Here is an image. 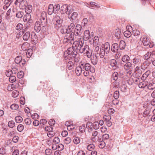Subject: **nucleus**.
<instances>
[{
	"mask_svg": "<svg viewBox=\"0 0 155 155\" xmlns=\"http://www.w3.org/2000/svg\"><path fill=\"white\" fill-rule=\"evenodd\" d=\"M68 6L67 5H62L61 8L60 12L55 17L54 19L56 21L55 25L58 28H60L62 26L63 23V19L65 17V13L68 12Z\"/></svg>",
	"mask_w": 155,
	"mask_h": 155,
	"instance_id": "obj_1",
	"label": "nucleus"
},
{
	"mask_svg": "<svg viewBox=\"0 0 155 155\" xmlns=\"http://www.w3.org/2000/svg\"><path fill=\"white\" fill-rule=\"evenodd\" d=\"M83 41H75L73 43V45L77 48L78 50H79L80 53H84L89 48L88 45H84Z\"/></svg>",
	"mask_w": 155,
	"mask_h": 155,
	"instance_id": "obj_2",
	"label": "nucleus"
},
{
	"mask_svg": "<svg viewBox=\"0 0 155 155\" xmlns=\"http://www.w3.org/2000/svg\"><path fill=\"white\" fill-rule=\"evenodd\" d=\"M110 50V45L108 43H106L104 45V47L101 48L100 58H103L105 53L108 54Z\"/></svg>",
	"mask_w": 155,
	"mask_h": 155,
	"instance_id": "obj_3",
	"label": "nucleus"
},
{
	"mask_svg": "<svg viewBox=\"0 0 155 155\" xmlns=\"http://www.w3.org/2000/svg\"><path fill=\"white\" fill-rule=\"evenodd\" d=\"M81 64L83 69V71L88 70L90 71L91 73H94L95 72V68L92 67L91 64L88 63H81Z\"/></svg>",
	"mask_w": 155,
	"mask_h": 155,
	"instance_id": "obj_4",
	"label": "nucleus"
},
{
	"mask_svg": "<svg viewBox=\"0 0 155 155\" xmlns=\"http://www.w3.org/2000/svg\"><path fill=\"white\" fill-rule=\"evenodd\" d=\"M89 31L86 30L84 32L83 39L84 41H87L89 39H92L93 37V33L92 32L91 34Z\"/></svg>",
	"mask_w": 155,
	"mask_h": 155,
	"instance_id": "obj_5",
	"label": "nucleus"
},
{
	"mask_svg": "<svg viewBox=\"0 0 155 155\" xmlns=\"http://www.w3.org/2000/svg\"><path fill=\"white\" fill-rule=\"evenodd\" d=\"M73 12V9L70 10L68 14V18L73 21L75 20L78 16L77 13Z\"/></svg>",
	"mask_w": 155,
	"mask_h": 155,
	"instance_id": "obj_6",
	"label": "nucleus"
},
{
	"mask_svg": "<svg viewBox=\"0 0 155 155\" xmlns=\"http://www.w3.org/2000/svg\"><path fill=\"white\" fill-rule=\"evenodd\" d=\"M82 27L80 25H77L74 30V34L75 36H80L82 35V33L81 31Z\"/></svg>",
	"mask_w": 155,
	"mask_h": 155,
	"instance_id": "obj_7",
	"label": "nucleus"
},
{
	"mask_svg": "<svg viewBox=\"0 0 155 155\" xmlns=\"http://www.w3.org/2000/svg\"><path fill=\"white\" fill-rule=\"evenodd\" d=\"M152 113L150 107V106H147L146 107L143 115L144 117H149L151 116Z\"/></svg>",
	"mask_w": 155,
	"mask_h": 155,
	"instance_id": "obj_8",
	"label": "nucleus"
},
{
	"mask_svg": "<svg viewBox=\"0 0 155 155\" xmlns=\"http://www.w3.org/2000/svg\"><path fill=\"white\" fill-rule=\"evenodd\" d=\"M148 84V82L147 81H143L140 83L138 86L140 88L146 89L147 88Z\"/></svg>",
	"mask_w": 155,
	"mask_h": 155,
	"instance_id": "obj_9",
	"label": "nucleus"
},
{
	"mask_svg": "<svg viewBox=\"0 0 155 155\" xmlns=\"http://www.w3.org/2000/svg\"><path fill=\"white\" fill-rule=\"evenodd\" d=\"M75 28V25L74 23H72L68 25V28L66 29L65 32L69 33L72 32Z\"/></svg>",
	"mask_w": 155,
	"mask_h": 155,
	"instance_id": "obj_10",
	"label": "nucleus"
},
{
	"mask_svg": "<svg viewBox=\"0 0 155 155\" xmlns=\"http://www.w3.org/2000/svg\"><path fill=\"white\" fill-rule=\"evenodd\" d=\"M31 42L33 44H36L38 42V37L35 33H32L31 36Z\"/></svg>",
	"mask_w": 155,
	"mask_h": 155,
	"instance_id": "obj_11",
	"label": "nucleus"
},
{
	"mask_svg": "<svg viewBox=\"0 0 155 155\" xmlns=\"http://www.w3.org/2000/svg\"><path fill=\"white\" fill-rule=\"evenodd\" d=\"M28 5L27 1L24 0H20V9L24 10Z\"/></svg>",
	"mask_w": 155,
	"mask_h": 155,
	"instance_id": "obj_12",
	"label": "nucleus"
},
{
	"mask_svg": "<svg viewBox=\"0 0 155 155\" xmlns=\"http://www.w3.org/2000/svg\"><path fill=\"white\" fill-rule=\"evenodd\" d=\"M118 45L116 43L113 44L111 48V51L114 53L117 52L118 51Z\"/></svg>",
	"mask_w": 155,
	"mask_h": 155,
	"instance_id": "obj_13",
	"label": "nucleus"
},
{
	"mask_svg": "<svg viewBox=\"0 0 155 155\" xmlns=\"http://www.w3.org/2000/svg\"><path fill=\"white\" fill-rule=\"evenodd\" d=\"M33 53V50L31 49H28L27 51L24 52L22 53V51L20 52V54H25L27 58H30L32 55Z\"/></svg>",
	"mask_w": 155,
	"mask_h": 155,
	"instance_id": "obj_14",
	"label": "nucleus"
},
{
	"mask_svg": "<svg viewBox=\"0 0 155 155\" xmlns=\"http://www.w3.org/2000/svg\"><path fill=\"white\" fill-rule=\"evenodd\" d=\"M99 56L93 54L92 57H91V63L94 64L95 65L97 62V57Z\"/></svg>",
	"mask_w": 155,
	"mask_h": 155,
	"instance_id": "obj_15",
	"label": "nucleus"
},
{
	"mask_svg": "<svg viewBox=\"0 0 155 155\" xmlns=\"http://www.w3.org/2000/svg\"><path fill=\"white\" fill-rule=\"evenodd\" d=\"M149 65V63L148 61H146L141 63L140 68L142 70H145L147 68Z\"/></svg>",
	"mask_w": 155,
	"mask_h": 155,
	"instance_id": "obj_16",
	"label": "nucleus"
},
{
	"mask_svg": "<svg viewBox=\"0 0 155 155\" xmlns=\"http://www.w3.org/2000/svg\"><path fill=\"white\" fill-rule=\"evenodd\" d=\"M83 71L82 68L81 64L80 66L76 67V73L78 76H80Z\"/></svg>",
	"mask_w": 155,
	"mask_h": 155,
	"instance_id": "obj_17",
	"label": "nucleus"
},
{
	"mask_svg": "<svg viewBox=\"0 0 155 155\" xmlns=\"http://www.w3.org/2000/svg\"><path fill=\"white\" fill-rule=\"evenodd\" d=\"M133 63L135 64H139L141 63V58L140 56L135 57L132 60Z\"/></svg>",
	"mask_w": 155,
	"mask_h": 155,
	"instance_id": "obj_18",
	"label": "nucleus"
},
{
	"mask_svg": "<svg viewBox=\"0 0 155 155\" xmlns=\"http://www.w3.org/2000/svg\"><path fill=\"white\" fill-rule=\"evenodd\" d=\"M53 13H54V11L53 4H50L48 7V13L49 15H51Z\"/></svg>",
	"mask_w": 155,
	"mask_h": 155,
	"instance_id": "obj_19",
	"label": "nucleus"
},
{
	"mask_svg": "<svg viewBox=\"0 0 155 155\" xmlns=\"http://www.w3.org/2000/svg\"><path fill=\"white\" fill-rule=\"evenodd\" d=\"M142 42L144 46H147L149 45L150 41L149 39L146 37L143 38Z\"/></svg>",
	"mask_w": 155,
	"mask_h": 155,
	"instance_id": "obj_20",
	"label": "nucleus"
},
{
	"mask_svg": "<svg viewBox=\"0 0 155 155\" xmlns=\"http://www.w3.org/2000/svg\"><path fill=\"white\" fill-rule=\"evenodd\" d=\"M110 65L113 69H115L117 67V62L115 59H112L110 61Z\"/></svg>",
	"mask_w": 155,
	"mask_h": 155,
	"instance_id": "obj_21",
	"label": "nucleus"
},
{
	"mask_svg": "<svg viewBox=\"0 0 155 155\" xmlns=\"http://www.w3.org/2000/svg\"><path fill=\"white\" fill-rule=\"evenodd\" d=\"M71 52V54L70 55L69 57L71 58H75L77 55V53L74 47V48L73 49V50H72V51Z\"/></svg>",
	"mask_w": 155,
	"mask_h": 155,
	"instance_id": "obj_22",
	"label": "nucleus"
},
{
	"mask_svg": "<svg viewBox=\"0 0 155 155\" xmlns=\"http://www.w3.org/2000/svg\"><path fill=\"white\" fill-rule=\"evenodd\" d=\"M94 54L100 56V57L101 48L100 49L99 46H97L95 47L94 51Z\"/></svg>",
	"mask_w": 155,
	"mask_h": 155,
	"instance_id": "obj_23",
	"label": "nucleus"
},
{
	"mask_svg": "<svg viewBox=\"0 0 155 155\" xmlns=\"http://www.w3.org/2000/svg\"><path fill=\"white\" fill-rule=\"evenodd\" d=\"M126 63L124 65V68L126 70H129L131 69L132 67V64L129 61L126 62Z\"/></svg>",
	"mask_w": 155,
	"mask_h": 155,
	"instance_id": "obj_24",
	"label": "nucleus"
},
{
	"mask_svg": "<svg viewBox=\"0 0 155 155\" xmlns=\"http://www.w3.org/2000/svg\"><path fill=\"white\" fill-rule=\"evenodd\" d=\"M23 18V19L25 22H27L31 18V15L29 14L26 13Z\"/></svg>",
	"mask_w": 155,
	"mask_h": 155,
	"instance_id": "obj_25",
	"label": "nucleus"
},
{
	"mask_svg": "<svg viewBox=\"0 0 155 155\" xmlns=\"http://www.w3.org/2000/svg\"><path fill=\"white\" fill-rule=\"evenodd\" d=\"M25 9V13L30 14L32 11V7L31 5H27Z\"/></svg>",
	"mask_w": 155,
	"mask_h": 155,
	"instance_id": "obj_26",
	"label": "nucleus"
},
{
	"mask_svg": "<svg viewBox=\"0 0 155 155\" xmlns=\"http://www.w3.org/2000/svg\"><path fill=\"white\" fill-rule=\"evenodd\" d=\"M40 20L41 23L43 27L46 25L47 23V17L41 18Z\"/></svg>",
	"mask_w": 155,
	"mask_h": 155,
	"instance_id": "obj_27",
	"label": "nucleus"
},
{
	"mask_svg": "<svg viewBox=\"0 0 155 155\" xmlns=\"http://www.w3.org/2000/svg\"><path fill=\"white\" fill-rule=\"evenodd\" d=\"M30 33L29 31L26 32L23 36V38L25 41H27L29 38Z\"/></svg>",
	"mask_w": 155,
	"mask_h": 155,
	"instance_id": "obj_28",
	"label": "nucleus"
},
{
	"mask_svg": "<svg viewBox=\"0 0 155 155\" xmlns=\"http://www.w3.org/2000/svg\"><path fill=\"white\" fill-rule=\"evenodd\" d=\"M150 71L149 70L146 71L144 74H143L141 78V79L143 80H145L149 76V75L150 74Z\"/></svg>",
	"mask_w": 155,
	"mask_h": 155,
	"instance_id": "obj_29",
	"label": "nucleus"
},
{
	"mask_svg": "<svg viewBox=\"0 0 155 155\" xmlns=\"http://www.w3.org/2000/svg\"><path fill=\"white\" fill-rule=\"evenodd\" d=\"M118 46L120 49L123 50L126 47L125 42L123 40L121 41Z\"/></svg>",
	"mask_w": 155,
	"mask_h": 155,
	"instance_id": "obj_30",
	"label": "nucleus"
},
{
	"mask_svg": "<svg viewBox=\"0 0 155 155\" xmlns=\"http://www.w3.org/2000/svg\"><path fill=\"white\" fill-rule=\"evenodd\" d=\"M130 60V58L128 55L126 54L124 55L122 58V60L125 63L129 61Z\"/></svg>",
	"mask_w": 155,
	"mask_h": 155,
	"instance_id": "obj_31",
	"label": "nucleus"
},
{
	"mask_svg": "<svg viewBox=\"0 0 155 155\" xmlns=\"http://www.w3.org/2000/svg\"><path fill=\"white\" fill-rule=\"evenodd\" d=\"M84 54H86L88 58H90L92 56V51L89 48L88 50H87Z\"/></svg>",
	"mask_w": 155,
	"mask_h": 155,
	"instance_id": "obj_32",
	"label": "nucleus"
},
{
	"mask_svg": "<svg viewBox=\"0 0 155 155\" xmlns=\"http://www.w3.org/2000/svg\"><path fill=\"white\" fill-rule=\"evenodd\" d=\"M53 7L54 13H56L60 9V6L58 4H55L54 5H53Z\"/></svg>",
	"mask_w": 155,
	"mask_h": 155,
	"instance_id": "obj_33",
	"label": "nucleus"
},
{
	"mask_svg": "<svg viewBox=\"0 0 155 155\" xmlns=\"http://www.w3.org/2000/svg\"><path fill=\"white\" fill-rule=\"evenodd\" d=\"M28 43L26 42L24 43L21 46V48L23 51V53L24 52H25L26 50L28 48Z\"/></svg>",
	"mask_w": 155,
	"mask_h": 155,
	"instance_id": "obj_34",
	"label": "nucleus"
},
{
	"mask_svg": "<svg viewBox=\"0 0 155 155\" xmlns=\"http://www.w3.org/2000/svg\"><path fill=\"white\" fill-rule=\"evenodd\" d=\"M23 25L21 23H20V28H22V29H20V35L21 34L22 35H24L25 33L26 32H28L27 31V29L25 28L24 29H23Z\"/></svg>",
	"mask_w": 155,
	"mask_h": 155,
	"instance_id": "obj_35",
	"label": "nucleus"
},
{
	"mask_svg": "<svg viewBox=\"0 0 155 155\" xmlns=\"http://www.w3.org/2000/svg\"><path fill=\"white\" fill-rule=\"evenodd\" d=\"M151 52H147V54L144 55V59L145 60H147L148 59H151Z\"/></svg>",
	"mask_w": 155,
	"mask_h": 155,
	"instance_id": "obj_36",
	"label": "nucleus"
},
{
	"mask_svg": "<svg viewBox=\"0 0 155 155\" xmlns=\"http://www.w3.org/2000/svg\"><path fill=\"white\" fill-rule=\"evenodd\" d=\"M155 88V83H151L149 84H148L147 87V89L150 90H153Z\"/></svg>",
	"mask_w": 155,
	"mask_h": 155,
	"instance_id": "obj_37",
	"label": "nucleus"
},
{
	"mask_svg": "<svg viewBox=\"0 0 155 155\" xmlns=\"http://www.w3.org/2000/svg\"><path fill=\"white\" fill-rule=\"evenodd\" d=\"M121 31L120 30L118 29L116 30L115 32V35L117 38H119L121 37Z\"/></svg>",
	"mask_w": 155,
	"mask_h": 155,
	"instance_id": "obj_38",
	"label": "nucleus"
},
{
	"mask_svg": "<svg viewBox=\"0 0 155 155\" xmlns=\"http://www.w3.org/2000/svg\"><path fill=\"white\" fill-rule=\"evenodd\" d=\"M124 34L125 37L129 38L131 35V33L129 31L127 30L124 32Z\"/></svg>",
	"mask_w": 155,
	"mask_h": 155,
	"instance_id": "obj_39",
	"label": "nucleus"
},
{
	"mask_svg": "<svg viewBox=\"0 0 155 155\" xmlns=\"http://www.w3.org/2000/svg\"><path fill=\"white\" fill-rule=\"evenodd\" d=\"M95 146L93 144H91L88 145L87 147V149L89 151L93 150L94 149Z\"/></svg>",
	"mask_w": 155,
	"mask_h": 155,
	"instance_id": "obj_40",
	"label": "nucleus"
},
{
	"mask_svg": "<svg viewBox=\"0 0 155 155\" xmlns=\"http://www.w3.org/2000/svg\"><path fill=\"white\" fill-rule=\"evenodd\" d=\"M73 63L71 61H69L67 64V67L68 69L69 70L72 69L73 68Z\"/></svg>",
	"mask_w": 155,
	"mask_h": 155,
	"instance_id": "obj_41",
	"label": "nucleus"
},
{
	"mask_svg": "<svg viewBox=\"0 0 155 155\" xmlns=\"http://www.w3.org/2000/svg\"><path fill=\"white\" fill-rule=\"evenodd\" d=\"M99 39V37L97 36H95L94 37L93 40L94 45H98Z\"/></svg>",
	"mask_w": 155,
	"mask_h": 155,
	"instance_id": "obj_42",
	"label": "nucleus"
},
{
	"mask_svg": "<svg viewBox=\"0 0 155 155\" xmlns=\"http://www.w3.org/2000/svg\"><path fill=\"white\" fill-rule=\"evenodd\" d=\"M103 119L105 121L107 122L111 120V116L110 115H104L103 117Z\"/></svg>",
	"mask_w": 155,
	"mask_h": 155,
	"instance_id": "obj_43",
	"label": "nucleus"
},
{
	"mask_svg": "<svg viewBox=\"0 0 155 155\" xmlns=\"http://www.w3.org/2000/svg\"><path fill=\"white\" fill-rule=\"evenodd\" d=\"M19 106L17 104H12L10 107L13 110H15L18 109Z\"/></svg>",
	"mask_w": 155,
	"mask_h": 155,
	"instance_id": "obj_44",
	"label": "nucleus"
},
{
	"mask_svg": "<svg viewBox=\"0 0 155 155\" xmlns=\"http://www.w3.org/2000/svg\"><path fill=\"white\" fill-rule=\"evenodd\" d=\"M132 32L134 36H138L140 34V32L138 30H133Z\"/></svg>",
	"mask_w": 155,
	"mask_h": 155,
	"instance_id": "obj_45",
	"label": "nucleus"
},
{
	"mask_svg": "<svg viewBox=\"0 0 155 155\" xmlns=\"http://www.w3.org/2000/svg\"><path fill=\"white\" fill-rule=\"evenodd\" d=\"M74 47H75L73 45L72 46L68 48L67 51V53L69 56L70 54H71V52L73 50V49L74 48Z\"/></svg>",
	"mask_w": 155,
	"mask_h": 155,
	"instance_id": "obj_46",
	"label": "nucleus"
},
{
	"mask_svg": "<svg viewBox=\"0 0 155 155\" xmlns=\"http://www.w3.org/2000/svg\"><path fill=\"white\" fill-rule=\"evenodd\" d=\"M73 142L74 144H78L80 142V139L78 137H75L73 140Z\"/></svg>",
	"mask_w": 155,
	"mask_h": 155,
	"instance_id": "obj_47",
	"label": "nucleus"
},
{
	"mask_svg": "<svg viewBox=\"0 0 155 155\" xmlns=\"http://www.w3.org/2000/svg\"><path fill=\"white\" fill-rule=\"evenodd\" d=\"M118 73L117 72H114L112 75V79L116 81L118 78Z\"/></svg>",
	"mask_w": 155,
	"mask_h": 155,
	"instance_id": "obj_48",
	"label": "nucleus"
},
{
	"mask_svg": "<svg viewBox=\"0 0 155 155\" xmlns=\"http://www.w3.org/2000/svg\"><path fill=\"white\" fill-rule=\"evenodd\" d=\"M9 81L11 83L15 82L16 80V77L14 76H11L9 78Z\"/></svg>",
	"mask_w": 155,
	"mask_h": 155,
	"instance_id": "obj_49",
	"label": "nucleus"
},
{
	"mask_svg": "<svg viewBox=\"0 0 155 155\" xmlns=\"http://www.w3.org/2000/svg\"><path fill=\"white\" fill-rule=\"evenodd\" d=\"M19 94V92L17 90L14 91L12 93V95L14 97H17Z\"/></svg>",
	"mask_w": 155,
	"mask_h": 155,
	"instance_id": "obj_50",
	"label": "nucleus"
},
{
	"mask_svg": "<svg viewBox=\"0 0 155 155\" xmlns=\"http://www.w3.org/2000/svg\"><path fill=\"white\" fill-rule=\"evenodd\" d=\"M60 142V140L59 138L58 137H55L53 140V143L54 144L58 143Z\"/></svg>",
	"mask_w": 155,
	"mask_h": 155,
	"instance_id": "obj_51",
	"label": "nucleus"
},
{
	"mask_svg": "<svg viewBox=\"0 0 155 155\" xmlns=\"http://www.w3.org/2000/svg\"><path fill=\"white\" fill-rule=\"evenodd\" d=\"M14 87H15L14 85V84H10L7 87V89L8 91H11L13 90V88Z\"/></svg>",
	"mask_w": 155,
	"mask_h": 155,
	"instance_id": "obj_52",
	"label": "nucleus"
},
{
	"mask_svg": "<svg viewBox=\"0 0 155 155\" xmlns=\"http://www.w3.org/2000/svg\"><path fill=\"white\" fill-rule=\"evenodd\" d=\"M45 152V154L46 155H51L52 153V151L50 149H46Z\"/></svg>",
	"mask_w": 155,
	"mask_h": 155,
	"instance_id": "obj_53",
	"label": "nucleus"
},
{
	"mask_svg": "<svg viewBox=\"0 0 155 155\" xmlns=\"http://www.w3.org/2000/svg\"><path fill=\"white\" fill-rule=\"evenodd\" d=\"M119 93L118 91H116L114 92V97L115 99H117L119 97Z\"/></svg>",
	"mask_w": 155,
	"mask_h": 155,
	"instance_id": "obj_54",
	"label": "nucleus"
},
{
	"mask_svg": "<svg viewBox=\"0 0 155 155\" xmlns=\"http://www.w3.org/2000/svg\"><path fill=\"white\" fill-rule=\"evenodd\" d=\"M57 149L58 150H62L64 148V145L61 143H60L57 145Z\"/></svg>",
	"mask_w": 155,
	"mask_h": 155,
	"instance_id": "obj_55",
	"label": "nucleus"
},
{
	"mask_svg": "<svg viewBox=\"0 0 155 155\" xmlns=\"http://www.w3.org/2000/svg\"><path fill=\"white\" fill-rule=\"evenodd\" d=\"M71 139L69 137H67L66 138H65L64 140V141L65 143L67 144H68L70 143L71 142Z\"/></svg>",
	"mask_w": 155,
	"mask_h": 155,
	"instance_id": "obj_56",
	"label": "nucleus"
},
{
	"mask_svg": "<svg viewBox=\"0 0 155 155\" xmlns=\"http://www.w3.org/2000/svg\"><path fill=\"white\" fill-rule=\"evenodd\" d=\"M45 131L49 132L52 131L53 128L51 126H47L45 128Z\"/></svg>",
	"mask_w": 155,
	"mask_h": 155,
	"instance_id": "obj_57",
	"label": "nucleus"
},
{
	"mask_svg": "<svg viewBox=\"0 0 155 155\" xmlns=\"http://www.w3.org/2000/svg\"><path fill=\"white\" fill-rule=\"evenodd\" d=\"M8 126L10 128H13L15 126V123L13 121H10L8 122Z\"/></svg>",
	"mask_w": 155,
	"mask_h": 155,
	"instance_id": "obj_58",
	"label": "nucleus"
},
{
	"mask_svg": "<svg viewBox=\"0 0 155 155\" xmlns=\"http://www.w3.org/2000/svg\"><path fill=\"white\" fill-rule=\"evenodd\" d=\"M85 127L84 125H83L82 126H80L79 127V130L81 132L83 133L85 131Z\"/></svg>",
	"mask_w": 155,
	"mask_h": 155,
	"instance_id": "obj_59",
	"label": "nucleus"
},
{
	"mask_svg": "<svg viewBox=\"0 0 155 155\" xmlns=\"http://www.w3.org/2000/svg\"><path fill=\"white\" fill-rule=\"evenodd\" d=\"M12 74V71L11 70H8L5 72V74L7 76L10 77Z\"/></svg>",
	"mask_w": 155,
	"mask_h": 155,
	"instance_id": "obj_60",
	"label": "nucleus"
},
{
	"mask_svg": "<svg viewBox=\"0 0 155 155\" xmlns=\"http://www.w3.org/2000/svg\"><path fill=\"white\" fill-rule=\"evenodd\" d=\"M25 103V99L24 97H20V104L24 105Z\"/></svg>",
	"mask_w": 155,
	"mask_h": 155,
	"instance_id": "obj_61",
	"label": "nucleus"
},
{
	"mask_svg": "<svg viewBox=\"0 0 155 155\" xmlns=\"http://www.w3.org/2000/svg\"><path fill=\"white\" fill-rule=\"evenodd\" d=\"M99 127V124L97 122H95L94 123V128L95 129H97Z\"/></svg>",
	"mask_w": 155,
	"mask_h": 155,
	"instance_id": "obj_62",
	"label": "nucleus"
},
{
	"mask_svg": "<svg viewBox=\"0 0 155 155\" xmlns=\"http://www.w3.org/2000/svg\"><path fill=\"white\" fill-rule=\"evenodd\" d=\"M47 135L48 137H51L54 136V133L52 131L48 132Z\"/></svg>",
	"mask_w": 155,
	"mask_h": 155,
	"instance_id": "obj_63",
	"label": "nucleus"
},
{
	"mask_svg": "<svg viewBox=\"0 0 155 155\" xmlns=\"http://www.w3.org/2000/svg\"><path fill=\"white\" fill-rule=\"evenodd\" d=\"M25 121L26 124L28 125H29L31 124V120L28 118H27L25 119Z\"/></svg>",
	"mask_w": 155,
	"mask_h": 155,
	"instance_id": "obj_64",
	"label": "nucleus"
}]
</instances>
